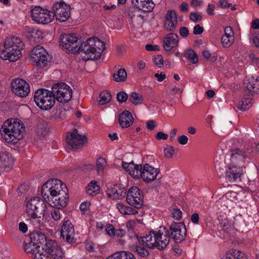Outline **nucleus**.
<instances>
[{
    "label": "nucleus",
    "mask_w": 259,
    "mask_h": 259,
    "mask_svg": "<svg viewBox=\"0 0 259 259\" xmlns=\"http://www.w3.org/2000/svg\"><path fill=\"white\" fill-rule=\"evenodd\" d=\"M128 100L129 101L135 105L142 104L143 101L142 96L135 92H133L131 93Z\"/></svg>",
    "instance_id": "obj_36"
},
{
    "label": "nucleus",
    "mask_w": 259,
    "mask_h": 259,
    "mask_svg": "<svg viewBox=\"0 0 259 259\" xmlns=\"http://www.w3.org/2000/svg\"><path fill=\"white\" fill-rule=\"evenodd\" d=\"M118 121L122 128H126L133 124L134 118L128 111L125 110L119 114Z\"/></svg>",
    "instance_id": "obj_26"
},
{
    "label": "nucleus",
    "mask_w": 259,
    "mask_h": 259,
    "mask_svg": "<svg viewBox=\"0 0 259 259\" xmlns=\"http://www.w3.org/2000/svg\"><path fill=\"white\" fill-rule=\"evenodd\" d=\"M55 100L60 103H66L72 98V92L71 88L64 82L55 84L52 87Z\"/></svg>",
    "instance_id": "obj_9"
},
{
    "label": "nucleus",
    "mask_w": 259,
    "mask_h": 259,
    "mask_svg": "<svg viewBox=\"0 0 259 259\" xmlns=\"http://www.w3.org/2000/svg\"><path fill=\"white\" fill-rule=\"evenodd\" d=\"M93 45L95 49V53L97 52L99 55L96 57L98 58L100 56V52H103L105 49V43L97 37L92 38Z\"/></svg>",
    "instance_id": "obj_31"
},
{
    "label": "nucleus",
    "mask_w": 259,
    "mask_h": 259,
    "mask_svg": "<svg viewBox=\"0 0 259 259\" xmlns=\"http://www.w3.org/2000/svg\"><path fill=\"white\" fill-rule=\"evenodd\" d=\"M138 164H135L133 161L130 162V163H126L125 162H122V166L123 168L126 170L127 172H128V174L130 175V172L131 171V169H135V168H137V166Z\"/></svg>",
    "instance_id": "obj_46"
},
{
    "label": "nucleus",
    "mask_w": 259,
    "mask_h": 259,
    "mask_svg": "<svg viewBox=\"0 0 259 259\" xmlns=\"http://www.w3.org/2000/svg\"><path fill=\"white\" fill-rule=\"evenodd\" d=\"M164 18L165 28L169 31H174L178 24L177 15L176 11L173 10L167 11Z\"/></svg>",
    "instance_id": "obj_21"
},
{
    "label": "nucleus",
    "mask_w": 259,
    "mask_h": 259,
    "mask_svg": "<svg viewBox=\"0 0 259 259\" xmlns=\"http://www.w3.org/2000/svg\"><path fill=\"white\" fill-rule=\"evenodd\" d=\"M70 7L64 2H57L53 6L52 16H55L57 21L63 22L70 17Z\"/></svg>",
    "instance_id": "obj_12"
},
{
    "label": "nucleus",
    "mask_w": 259,
    "mask_h": 259,
    "mask_svg": "<svg viewBox=\"0 0 259 259\" xmlns=\"http://www.w3.org/2000/svg\"><path fill=\"white\" fill-rule=\"evenodd\" d=\"M11 85L13 92L20 97H26L30 91L28 83L21 78L14 80L11 83Z\"/></svg>",
    "instance_id": "obj_16"
},
{
    "label": "nucleus",
    "mask_w": 259,
    "mask_h": 259,
    "mask_svg": "<svg viewBox=\"0 0 259 259\" xmlns=\"http://www.w3.org/2000/svg\"><path fill=\"white\" fill-rule=\"evenodd\" d=\"M87 193L89 195H96L100 190V187L95 181H91L86 187Z\"/></svg>",
    "instance_id": "obj_33"
},
{
    "label": "nucleus",
    "mask_w": 259,
    "mask_h": 259,
    "mask_svg": "<svg viewBox=\"0 0 259 259\" xmlns=\"http://www.w3.org/2000/svg\"><path fill=\"white\" fill-rule=\"evenodd\" d=\"M30 59L34 65L40 68L47 66L51 62V58L47 52L39 45L31 50Z\"/></svg>",
    "instance_id": "obj_8"
},
{
    "label": "nucleus",
    "mask_w": 259,
    "mask_h": 259,
    "mask_svg": "<svg viewBox=\"0 0 259 259\" xmlns=\"http://www.w3.org/2000/svg\"><path fill=\"white\" fill-rule=\"evenodd\" d=\"M24 248L27 253H31L34 256L35 253H36L38 249H40V248L37 247L31 240H30L28 243L25 244Z\"/></svg>",
    "instance_id": "obj_39"
},
{
    "label": "nucleus",
    "mask_w": 259,
    "mask_h": 259,
    "mask_svg": "<svg viewBox=\"0 0 259 259\" xmlns=\"http://www.w3.org/2000/svg\"><path fill=\"white\" fill-rule=\"evenodd\" d=\"M66 140L68 146L72 149H79L87 143L86 136L80 134L76 128L67 133Z\"/></svg>",
    "instance_id": "obj_11"
},
{
    "label": "nucleus",
    "mask_w": 259,
    "mask_h": 259,
    "mask_svg": "<svg viewBox=\"0 0 259 259\" xmlns=\"http://www.w3.org/2000/svg\"><path fill=\"white\" fill-rule=\"evenodd\" d=\"M25 131L23 123L18 118L6 120L1 128V134L5 141L9 143L15 144L23 138Z\"/></svg>",
    "instance_id": "obj_2"
},
{
    "label": "nucleus",
    "mask_w": 259,
    "mask_h": 259,
    "mask_svg": "<svg viewBox=\"0 0 259 259\" xmlns=\"http://www.w3.org/2000/svg\"><path fill=\"white\" fill-rule=\"evenodd\" d=\"M189 18L191 21L197 23L202 20V16L199 12H191L190 14Z\"/></svg>",
    "instance_id": "obj_44"
},
{
    "label": "nucleus",
    "mask_w": 259,
    "mask_h": 259,
    "mask_svg": "<svg viewBox=\"0 0 259 259\" xmlns=\"http://www.w3.org/2000/svg\"><path fill=\"white\" fill-rule=\"evenodd\" d=\"M91 203L90 202H83L80 205L79 208L81 211L84 212L87 211L90 206Z\"/></svg>",
    "instance_id": "obj_58"
},
{
    "label": "nucleus",
    "mask_w": 259,
    "mask_h": 259,
    "mask_svg": "<svg viewBox=\"0 0 259 259\" xmlns=\"http://www.w3.org/2000/svg\"><path fill=\"white\" fill-rule=\"evenodd\" d=\"M65 110L64 109L59 108L54 110L53 117L56 120H61L64 118Z\"/></svg>",
    "instance_id": "obj_42"
},
{
    "label": "nucleus",
    "mask_w": 259,
    "mask_h": 259,
    "mask_svg": "<svg viewBox=\"0 0 259 259\" xmlns=\"http://www.w3.org/2000/svg\"><path fill=\"white\" fill-rule=\"evenodd\" d=\"M46 208V203L38 197L30 199L26 205V212L33 219L44 217Z\"/></svg>",
    "instance_id": "obj_7"
},
{
    "label": "nucleus",
    "mask_w": 259,
    "mask_h": 259,
    "mask_svg": "<svg viewBox=\"0 0 259 259\" xmlns=\"http://www.w3.org/2000/svg\"><path fill=\"white\" fill-rule=\"evenodd\" d=\"M132 5L134 8L144 13L151 12L155 7L152 0H132Z\"/></svg>",
    "instance_id": "obj_22"
},
{
    "label": "nucleus",
    "mask_w": 259,
    "mask_h": 259,
    "mask_svg": "<svg viewBox=\"0 0 259 259\" xmlns=\"http://www.w3.org/2000/svg\"><path fill=\"white\" fill-rule=\"evenodd\" d=\"M113 79L117 82L124 81L127 76V74L124 69H120L118 70L117 73L113 74Z\"/></svg>",
    "instance_id": "obj_38"
},
{
    "label": "nucleus",
    "mask_w": 259,
    "mask_h": 259,
    "mask_svg": "<svg viewBox=\"0 0 259 259\" xmlns=\"http://www.w3.org/2000/svg\"><path fill=\"white\" fill-rule=\"evenodd\" d=\"M204 31L203 28L199 24H197L193 28V34L195 35L201 34Z\"/></svg>",
    "instance_id": "obj_55"
},
{
    "label": "nucleus",
    "mask_w": 259,
    "mask_h": 259,
    "mask_svg": "<svg viewBox=\"0 0 259 259\" xmlns=\"http://www.w3.org/2000/svg\"><path fill=\"white\" fill-rule=\"evenodd\" d=\"M136 166L137 168L135 169H131L130 175L135 179L141 178L146 183L154 181L159 172L158 169L152 167L148 163L144 164L143 167L141 164L137 165Z\"/></svg>",
    "instance_id": "obj_6"
},
{
    "label": "nucleus",
    "mask_w": 259,
    "mask_h": 259,
    "mask_svg": "<svg viewBox=\"0 0 259 259\" xmlns=\"http://www.w3.org/2000/svg\"><path fill=\"white\" fill-rule=\"evenodd\" d=\"M34 101L41 109L47 110L51 109L55 105V99L53 93L44 88L37 90L34 94Z\"/></svg>",
    "instance_id": "obj_5"
},
{
    "label": "nucleus",
    "mask_w": 259,
    "mask_h": 259,
    "mask_svg": "<svg viewBox=\"0 0 259 259\" xmlns=\"http://www.w3.org/2000/svg\"><path fill=\"white\" fill-rule=\"evenodd\" d=\"M116 98L120 103H122L127 100L128 96L124 92H119L117 94Z\"/></svg>",
    "instance_id": "obj_48"
},
{
    "label": "nucleus",
    "mask_w": 259,
    "mask_h": 259,
    "mask_svg": "<svg viewBox=\"0 0 259 259\" xmlns=\"http://www.w3.org/2000/svg\"><path fill=\"white\" fill-rule=\"evenodd\" d=\"M182 212L178 208H174L171 209V217L177 220H180L182 217Z\"/></svg>",
    "instance_id": "obj_49"
},
{
    "label": "nucleus",
    "mask_w": 259,
    "mask_h": 259,
    "mask_svg": "<svg viewBox=\"0 0 259 259\" xmlns=\"http://www.w3.org/2000/svg\"><path fill=\"white\" fill-rule=\"evenodd\" d=\"M49 132L48 124L47 121L40 122L36 127L35 132L38 136L45 137Z\"/></svg>",
    "instance_id": "obj_32"
},
{
    "label": "nucleus",
    "mask_w": 259,
    "mask_h": 259,
    "mask_svg": "<svg viewBox=\"0 0 259 259\" xmlns=\"http://www.w3.org/2000/svg\"><path fill=\"white\" fill-rule=\"evenodd\" d=\"M41 192L44 199L52 207L61 209L67 205L69 197L68 189L61 180H48L42 185Z\"/></svg>",
    "instance_id": "obj_1"
},
{
    "label": "nucleus",
    "mask_w": 259,
    "mask_h": 259,
    "mask_svg": "<svg viewBox=\"0 0 259 259\" xmlns=\"http://www.w3.org/2000/svg\"><path fill=\"white\" fill-rule=\"evenodd\" d=\"M165 157L168 158H171L174 152V148L170 146H167L163 150Z\"/></svg>",
    "instance_id": "obj_47"
},
{
    "label": "nucleus",
    "mask_w": 259,
    "mask_h": 259,
    "mask_svg": "<svg viewBox=\"0 0 259 259\" xmlns=\"http://www.w3.org/2000/svg\"><path fill=\"white\" fill-rule=\"evenodd\" d=\"M170 237L176 243H180L185 239L187 235V229L185 224L182 222H173L168 229Z\"/></svg>",
    "instance_id": "obj_13"
},
{
    "label": "nucleus",
    "mask_w": 259,
    "mask_h": 259,
    "mask_svg": "<svg viewBox=\"0 0 259 259\" xmlns=\"http://www.w3.org/2000/svg\"><path fill=\"white\" fill-rule=\"evenodd\" d=\"M251 40L255 47L259 48V34L252 35Z\"/></svg>",
    "instance_id": "obj_64"
},
{
    "label": "nucleus",
    "mask_w": 259,
    "mask_h": 259,
    "mask_svg": "<svg viewBox=\"0 0 259 259\" xmlns=\"http://www.w3.org/2000/svg\"><path fill=\"white\" fill-rule=\"evenodd\" d=\"M62 47L71 53H78L79 45L81 39L78 38L75 34H63L60 36Z\"/></svg>",
    "instance_id": "obj_10"
},
{
    "label": "nucleus",
    "mask_w": 259,
    "mask_h": 259,
    "mask_svg": "<svg viewBox=\"0 0 259 259\" xmlns=\"http://www.w3.org/2000/svg\"><path fill=\"white\" fill-rule=\"evenodd\" d=\"M24 47V44L19 37L15 36L7 37L4 48H0V57L11 62L16 61L21 57V50Z\"/></svg>",
    "instance_id": "obj_3"
},
{
    "label": "nucleus",
    "mask_w": 259,
    "mask_h": 259,
    "mask_svg": "<svg viewBox=\"0 0 259 259\" xmlns=\"http://www.w3.org/2000/svg\"><path fill=\"white\" fill-rule=\"evenodd\" d=\"M126 201L136 208H141L143 204V195L137 187H132L126 192Z\"/></svg>",
    "instance_id": "obj_14"
},
{
    "label": "nucleus",
    "mask_w": 259,
    "mask_h": 259,
    "mask_svg": "<svg viewBox=\"0 0 259 259\" xmlns=\"http://www.w3.org/2000/svg\"><path fill=\"white\" fill-rule=\"evenodd\" d=\"M224 32L221 38V43L223 47L228 48L234 42V32L232 27L227 26L224 29Z\"/></svg>",
    "instance_id": "obj_24"
},
{
    "label": "nucleus",
    "mask_w": 259,
    "mask_h": 259,
    "mask_svg": "<svg viewBox=\"0 0 259 259\" xmlns=\"http://www.w3.org/2000/svg\"><path fill=\"white\" fill-rule=\"evenodd\" d=\"M111 95L110 92L104 91L100 94L99 104L100 105H104L109 103L111 100Z\"/></svg>",
    "instance_id": "obj_40"
},
{
    "label": "nucleus",
    "mask_w": 259,
    "mask_h": 259,
    "mask_svg": "<svg viewBox=\"0 0 259 259\" xmlns=\"http://www.w3.org/2000/svg\"><path fill=\"white\" fill-rule=\"evenodd\" d=\"M251 106V99L250 98H244L239 103L237 108L244 111Z\"/></svg>",
    "instance_id": "obj_37"
},
{
    "label": "nucleus",
    "mask_w": 259,
    "mask_h": 259,
    "mask_svg": "<svg viewBox=\"0 0 259 259\" xmlns=\"http://www.w3.org/2000/svg\"><path fill=\"white\" fill-rule=\"evenodd\" d=\"M242 174V170L236 166L228 167L226 171V178L230 182H234L238 179L240 180Z\"/></svg>",
    "instance_id": "obj_29"
},
{
    "label": "nucleus",
    "mask_w": 259,
    "mask_h": 259,
    "mask_svg": "<svg viewBox=\"0 0 259 259\" xmlns=\"http://www.w3.org/2000/svg\"><path fill=\"white\" fill-rule=\"evenodd\" d=\"M120 259H135L134 255L131 252L120 251Z\"/></svg>",
    "instance_id": "obj_50"
},
{
    "label": "nucleus",
    "mask_w": 259,
    "mask_h": 259,
    "mask_svg": "<svg viewBox=\"0 0 259 259\" xmlns=\"http://www.w3.org/2000/svg\"><path fill=\"white\" fill-rule=\"evenodd\" d=\"M115 228L112 225H108L106 229V232L107 234L110 237H113L114 234H115Z\"/></svg>",
    "instance_id": "obj_53"
},
{
    "label": "nucleus",
    "mask_w": 259,
    "mask_h": 259,
    "mask_svg": "<svg viewBox=\"0 0 259 259\" xmlns=\"http://www.w3.org/2000/svg\"><path fill=\"white\" fill-rule=\"evenodd\" d=\"M244 85L249 92L254 93L259 92V78L254 77H245L243 81Z\"/></svg>",
    "instance_id": "obj_28"
},
{
    "label": "nucleus",
    "mask_w": 259,
    "mask_h": 259,
    "mask_svg": "<svg viewBox=\"0 0 259 259\" xmlns=\"http://www.w3.org/2000/svg\"><path fill=\"white\" fill-rule=\"evenodd\" d=\"M13 162L14 159L8 151L3 150L0 152V167L9 168Z\"/></svg>",
    "instance_id": "obj_27"
},
{
    "label": "nucleus",
    "mask_w": 259,
    "mask_h": 259,
    "mask_svg": "<svg viewBox=\"0 0 259 259\" xmlns=\"http://www.w3.org/2000/svg\"><path fill=\"white\" fill-rule=\"evenodd\" d=\"M51 217L55 221H58L61 218L60 211L58 209H54L51 211Z\"/></svg>",
    "instance_id": "obj_54"
},
{
    "label": "nucleus",
    "mask_w": 259,
    "mask_h": 259,
    "mask_svg": "<svg viewBox=\"0 0 259 259\" xmlns=\"http://www.w3.org/2000/svg\"><path fill=\"white\" fill-rule=\"evenodd\" d=\"M156 232V248L162 250L168 245L170 240V233L168 229L164 226L160 227Z\"/></svg>",
    "instance_id": "obj_17"
},
{
    "label": "nucleus",
    "mask_w": 259,
    "mask_h": 259,
    "mask_svg": "<svg viewBox=\"0 0 259 259\" xmlns=\"http://www.w3.org/2000/svg\"><path fill=\"white\" fill-rule=\"evenodd\" d=\"M156 126V123L155 121L153 120H150L146 122L147 128L150 131L153 130Z\"/></svg>",
    "instance_id": "obj_59"
},
{
    "label": "nucleus",
    "mask_w": 259,
    "mask_h": 259,
    "mask_svg": "<svg viewBox=\"0 0 259 259\" xmlns=\"http://www.w3.org/2000/svg\"><path fill=\"white\" fill-rule=\"evenodd\" d=\"M179 38L177 34L170 33L163 38V46L166 51H170L178 47Z\"/></svg>",
    "instance_id": "obj_23"
},
{
    "label": "nucleus",
    "mask_w": 259,
    "mask_h": 259,
    "mask_svg": "<svg viewBox=\"0 0 259 259\" xmlns=\"http://www.w3.org/2000/svg\"><path fill=\"white\" fill-rule=\"evenodd\" d=\"M155 138L158 140H166L168 138V135L163 133L162 132H159L155 135Z\"/></svg>",
    "instance_id": "obj_60"
},
{
    "label": "nucleus",
    "mask_w": 259,
    "mask_h": 259,
    "mask_svg": "<svg viewBox=\"0 0 259 259\" xmlns=\"http://www.w3.org/2000/svg\"><path fill=\"white\" fill-rule=\"evenodd\" d=\"M107 162L105 158L101 157L97 160L96 165L98 172L102 171L105 168Z\"/></svg>",
    "instance_id": "obj_43"
},
{
    "label": "nucleus",
    "mask_w": 259,
    "mask_h": 259,
    "mask_svg": "<svg viewBox=\"0 0 259 259\" xmlns=\"http://www.w3.org/2000/svg\"><path fill=\"white\" fill-rule=\"evenodd\" d=\"M156 232L154 231H151L149 232V234L144 236L142 238L141 241L145 243L147 247L149 248H156Z\"/></svg>",
    "instance_id": "obj_30"
},
{
    "label": "nucleus",
    "mask_w": 259,
    "mask_h": 259,
    "mask_svg": "<svg viewBox=\"0 0 259 259\" xmlns=\"http://www.w3.org/2000/svg\"><path fill=\"white\" fill-rule=\"evenodd\" d=\"M61 236L66 242L72 244L76 242L73 226L69 220L63 222L61 228Z\"/></svg>",
    "instance_id": "obj_18"
},
{
    "label": "nucleus",
    "mask_w": 259,
    "mask_h": 259,
    "mask_svg": "<svg viewBox=\"0 0 259 259\" xmlns=\"http://www.w3.org/2000/svg\"><path fill=\"white\" fill-rule=\"evenodd\" d=\"M234 253V255H232V256L227 257L226 259H246V256L244 253L239 250L233 251L232 254Z\"/></svg>",
    "instance_id": "obj_45"
},
{
    "label": "nucleus",
    "mask_w": 259,
    "mask_h": 259,
    "mask_svg": "<svg viewBox=\"0 0 259 259\" xmlns=\"http://www.w3.org/2000/svg\"><path fill=\"white\" fill-rule=\"evenodd\" d=\"M220 224L223 230L226 232L229 231L230 226L226 220H222Z\"/></svg>",
    "instance_id": "obj_56"
},
{
    "label": "nucleus",
    "mask_w": 259,
    "mask_h": 259,
    "mask_svg": "<svg viewBox=\"0 0 259 259\" xmlns=\"http://www.w3.org/2000/svg\"><path fill=\"white\" fill-rule=\"evenodd\" d=\"M125 234V231L122 229H115L113 237H122Z\"/></svg>",
    "instance_id": "obj_57"
},
{
    "label": "nucleus",
    "mask_w": 259,
    "mask_h": 259,
    "mask_svg": "<svg viewBox=\"0 0 259 259\" xmlns=\"http://www.w3.org/2000/svg\"><path fill=\"white\" fill-rule=\"evenodd\" d=\"M106 194L109 197H112L115 199H120L126 195V190L121 185L111 184L108 187Z\"/></svg>",
    "instance_id": "obj_19"
},
{
    "label": "nucleus",
    "mask_w": 259,
    "mask_h": 259,
    "mask_svg": "<svg viewBox=\"0 0 259 259\" xmlns=\"http://www.w3.org/2000/svg\"><path fill=\"white\" fill-rule=\"evenodd\" d=\"M30 240L37 247L41 248L42 246L45 247V242H48L47 238L44 234L40 231H36L31 233L30 234Z\"/></svg>",
    "instance_id": "obj_25"
},
{
    "label": "nucleus",
    "mask_w": 259,
    "mask_h": 259,
    "mask_svg": "<svg viewBox=\"0 0 259 259\" xmlns=\"http://www.w3.org/2000/svg\"><path fill=\"white\" fill-rule=\"evenodd\" d=\"M215 6L212 4H208L206 8V13L209 16H213L214 14Z\"/></svg>",
    "instance_id": "obj_61"
},
{
    "label": "nucleus",
    "mask_w": 259,
    "mask_h": 259,
    "mask_svg": "<svg viewBox=\"0 0 259 259\" xmlns=\"http://www.w3.org/2000/svg\"><path fill=\"white\" fill-rule=\"evenodd\" d=\"M188 141V137L185 135H182L178 137V141L181 145H186Z\"/></svg>",
    "instance_id": "obj_63"
},
{
    "label": "nucleus",
    "mask_w": 259,
    "mask_h": 259,
    "mask_svg": "<svg viewBox=\"0 0 259 259\" xmlns=\"http://www.w3.org/2000/svg\"><path fill=\"white\" fill-rule=\"evenodd\" d=\"M62 256L63 252L56 241L49 240L45 243V247L42 246L41 250L38 249L35 253L34 257L35 259H58Z\"/></svg>",
    "instance_id": "obj_4"
},
{
    "label": "nucleus",
    "mask_w": 259,
    "mask_h": 259,
    "mask_svg": "<svg viewBox=\"0 0 259 259\" xmlns=\"http://www.w3.org/2000/svg\"><path fill=\"white\" fill-rule=\"evenodd\" d=\"M93 40L92 38L87 39L85 41L80 42L78 48L79 49V53H83L86 55H88V60L95 59L96 58L95 55V49L93 45Z\"/></svg>",
    "instance_id": "obj_20"
},
{
    "label": "nucleus",
    "mask_w": 259,
    "mask_h": 259,
    "mask_svg": "<svg viewBox=\"0 0 259 259\" xmlns=\"http://www.w3.org/2000/svg\"><path fill=\"white\" fill-rule=\"evenodd\" d=\"M132 250L135 253L142 257H146L149 254V250L143 246L135 245L132 247Z\"/></svg>",
    "instance_id": "obj_35"
},
{
    "label": "nucleus",
    "mask_w": 259,
    "mask_h": 259,
    "mask_svg": "<svg viewBox=\"0 0 259 259\" xmlns=\"http://www.w3.org/2000/svg\"><path fill=\"white\" fill-rule=\"evenodd\" d=\"M179 33L182 37L185 38L189 35V31L187 27L183 26L180 27Z\"/></svg>",
    "instance_id": "obj_52"
},
{
    "label": "nucleus",
    "mask_w": 259,
    "mask_h": 259,
    "mask_svg": "<svg viewBox=\"0 0 259 259\" xmlns=\"http://www.w3.org/2000/svg\"><path fill=\"white\" fill-rule=\"evenodd\" d=\"M153 61L154 64L159 67L163 65V60L161 55H159L155 56L153 58Z\"/></svg>",
    "instance_id": "obj_51"
},
{
    "label": "nucleus",
    "mask_w": 259,
    "mask_h": 259,
    "mask_svg": "<svg viewBox=\"0 0 259 259\" xmlns=\"http://www.w3.org/2000/svg\"><path fill=\"white\" fill-rule=\"evenodd\" d=\"M51 13V11L44 10L40 7H35L31 10V17L37 23L47 24L54 19V16Z\"/></svg>",
    "instance_id": "obj_15"
},
{
    "label": "nucleus",
    "mask_w": 259,
    "mask_h": 259,
    "mask_svg": "<svg viewBox=\"0 0 259 259\" xmlns=\"http://www.w3.org/2000/svg\"><path fill=\"white\" fill-rule=\"evenodd\" d=\"M145 48L148 51H159L160 50V47L158 45L148 44L146 45Z\"/></svg>",
    "instance_id": "obj_62"
},
{
    "label": "nucleus",
    "mask_w": 259,
    "mask_h": 259,
    "mask_svg": "<svg viewBox=\"0 0 259 259\" xmlns=\"http://www.w3.org/2000/svg\"><path fill=\"white\" fill-rule=\"evenodd\" d=\"M187 57L193 64H196L198 62L197 55L193 50L190 49L188 50Z\"/></svg>",
    "instance_id": "obj_41"
},
{
    "label": "nucleus",
    "mask_w": 259,
    "mask_h": 259,
    "mask_svg": "<svg viewBox=\"0 0 259 259\" xmlns=\"http://www.w3.org/2000/svg\"><path fill=\"white\" fill-rule=\"evenodd\" d=\"M245 156L244 152L238 149H235L232 150L231 155V160L234 162H237L238 161H243L244 160Z\"/></svg>",
    "instance_id": "obj_34"
}]
</instances>
